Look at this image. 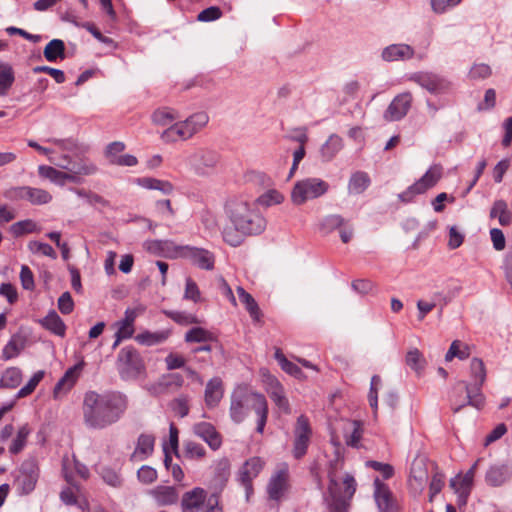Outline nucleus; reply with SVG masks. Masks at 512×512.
Listing matches in <instances>:
<instances>
[{"label":"nucleus","instance_id":"57","mask_svg":"<svg viewBox=\"0 0 512 512\" xmlns=\"http://www.w3.org/2000/svg\"><path fill=\"white\" fill-rule=\"evenodd\" d=\"M10 229L15 236H21L23 234L38 231L36 223L29 219L14 223Z\"/></svg>","mask_w":512,"mask_h":512},{"label":"nucleus","instance_id":"28","mask_svg":"<svg viewBox=\"0 0 512 512\" xmlns=\"http://www.w3.org/2000/svg\"><path fill=\"white\" fill-rule=\"evenodd\" d=\"M155 437L150 434H141L138 438L136 448L131 455V460L138 462L148 458L154 450Z\"/></svg>","mask_w":512,"mask_h":512},{"label":"nucleus","instance_id":"61","mask_svg":"<svg viewBox=\"0 0 512 512\" xmlns=\"http://www.w3.org/2000/svg\"><path fill=\"white\" fill-rule=\"evenodd\" d=\"M57 306L59 311L64 315L72 313L74 310V301L71 294L69 292H64L58 298Z\"/></svg>","mask_w":512,"mask_h":512},{"label":"nucleus","instance_id":"10","mask_svg":"<svg viewBox=\"0 0 512 512\" xmlns=\"http://www.w3.org/2000/svg\"><path fill=\"white\" fill-rule=\"evenodd\" d=\"M31 433L32 428L28 423L20 425L16 431L12 424H6L0 431V442L4 443L12 437L8 445V452L11 455H17L26 447Z\"/></svg>","mask_w":512,"mask_h":512},{"label":"nucleus","instance_id":"37","mask_svg":"<svg viewBox=\"0 0 512 512\" xmlns=\"http://www.w3.org/2000/svg\"><path fill=\"white\" fill-rule=\"evenodd\" d=\"M150 494L161 506L172 505L178 500V493L171 486H157L150 491Z\"/></svg>","mask_w":512,"mask_h":512},{"label":"nucleus","instance_id":"59","mask_svg":"<svg viewBox=\"0 0 512 512\" xmlns=\"http://www.w3.org/2000/svg\"><path fill=\"white\" fill-rule=\"evenodd\" d=\"M381 383H382V381H381L380 376L374 375L371 378V384H370V391H369V395H368V400H369V404H370L371 408L374 410V412H376L377 408H378L377 393H378L379 387L381 386Z\"/></svg>","mask_w":512,"mask_h":512},{"label":"nucleus","instance_id":"24","mask_svg":"<svg viewBox=\"0 0 512 512\" xmlns=\"http://www.w3.org/2000/svg\"><path fill=\"white\" fill-rule=\"evenodd\" d=\"M184 258H189L201 269L211 270L214 267V257L212 253L205 249L188 246Z\"/></svg>","mask_w":512,"mask_h":512},{"label":"nucleus","instance_id":"44","mask_svg":"<svg viewBox=\"0 0 512 512\" xmlns=\"http://www.w3.org/2000/svg\"><path fill=\"white\" fill-rule=\"evenodd\" d=\"M491 218H498L501 226H508L512 222V215L508 210L507 203L503 200H497L494 202L491 211Z\"/></svg>","mask_w":512,"mask_h":512},{"label":"nucleus","instance_id":"15","mask_svg":"<svg viewBox=\"0 0 512 512\" xmlns=\"http://www.w3.org/2000/svg\"><path fill=\"white\" fill-rule=\"evenodd\" d=\"M189 164L199 175L210 174L219 162L217 152L210 149H198L188 158Z\"/></svg>","mask_w":512,"mask_h":512},{"label":"nucleus","instance_id":"26","mask_svg":"<svg viewBox=\"0 0 512 512\" xmlns=\"http://www.w3.org/2000/svg\"><path fill=\"white\" fill-rule=\"evenodd\" d=\"M267 393L269 394L271 400L276 404V406L283 413H285V414L290 413L289 401L285 396L283 386L279 383V381L277 379H275V378L270 379Z\"/></svg>","mask_w":512,"mask_h":512},{"label":"nucleus","instance_id":"31","mask_svg":"<svg viewBox=\"0 0 512 512\" xmlns=\"http://www.w3.org/2000/svg\"><path fill=\"white\" fill-rule=\"evenodd\" d=\"M38 174L40 177L61 186H63L66 181L75 182V175L70 174V172H62L52 166L40 165L38 167Z\"/></svg>","mask_w":512,"mask_h":512},{"label":"nucleus","instance_id":"9","mask_svg":"<svg viewBox=\"0 0 512 512\" xmlns=\"http://www.w3.org/2000/svg\"><path fill=\"white\" fill-rule=\"evenodd\" d=\"M144 369V362L135 348L126 346L119 351L118 370L123 379L136 378Z\"/></svg>","mask_w":512,"mask_h":512},{"label":"nucleus","instance_id":"22","mask_svg":"<svg viewBox=\"0 0 512 512\" xmlns=\"http://www.w3.org/2000/svg\"><path fill=\"white\" fill-rule=\"evenodd\" d=\"M265 462L260 457L248 459L240 469V480L247 490L252 489L251 482L264 467Z\"/></svg>","mask_w":512,"mask_h":512},{"label":"nucleus","instance_id":"43","mask_svg":"<svg viewBox=\"0 0 512 512\" xmlns=\"http://www.w3.org/2000/svg\"><path fill=\"white\" fill-rule=\"evenodd\" d=\"M471 377L474 379V383L469 385L471 388H478L481 392V387L486 380V369L484 362L479 358H473L470 363Z\"/></svg>","mask_w":512,"mask_h":512},{"label":"nucleus","instance_id":"32","mask_svg":"<svg viewBox=\"0 0 512 512\" xmlns=\"http://www.w3.org/2000/svg\"><path fill=\"white\" fill-rule=\"evenodd\" d=\"M236 291L240 302L245 306V309L249 313L253 322H260L262 318V312L254 297L241 286H238Z\"/></svg>","mask_w":512,"mask_h":512},{"label":"nucleus","instance_id":"33","mask_svg":"<svg viewBox=\"0 0 512 512\" xmlns=\"http://www.w3.org/2000/svg\"><path fill=\"white\" fill-rule=\"evenodd\" d=\"M511 477V471L507 465H495L489 468L485 480L488 485L498 487L506 483Z\"/></svg>","mask_w":512,"mask_h":512},{"label":"nucleus","instance_id":"1","mask_svg":"<svg viewBox=\"0 0 512 512\" xmlns=\"http://www.w3.org/2000/svg\"><path fill=\"white\" fill-rule=\"evenodd\" d=\"M225 213L231 225L222 230L223 240L230 246L242 244L245 236L261 234L266 228V219L254 203L242 199H231L225 205Z\"/></svg>","mask_w":512,"mask_h":512},{"label":"nucleus","instance_id":"4","mask_svg":"<svg viewBox=\"0 0 512 512\" xmlns=\"http://www.w3.org/2000/svg\"><path fill=\"white\" fill-rule=\"evenodd\" d=\"M329 512H347L349 501L356 491V481L350 474H345L341 481L338 480L336 473L329 472Z\"/></svg>","mask_w":512,"mask_h":512},{"label":"nucleus","instance_id":"20","mask_svg":"<svg viewBox=\"0 0 512 512\" xmlns=\"http://www.w3.org/2000/svg\"><path fill=\"white\" fill-rule=\"evenodd\" d=\"M195 435L204 440L212 450H218L222 445V436L214 425L209 422H200L193 426Z\"/></svg>","mask_w":512,"mask_h":512},{"label":"nucleus","instance_id":"11","mask_svg":"<svg viewBox=\"0 0 512 512\" xmlns=\"http://www.w3.org/2000/svg\"><path fill=\"white\" fill-rule=\"evenodd\" d=\"M478 461H476L465 474H457L450 480L449 486L457 495V505L466 506L473 488L474 477Z\"/></svg>","mask_w":512,"mask_h":512},{"label":"nucleus","instance_id":"6","mask_svg":"<svg viewBox=\"0 0 512 512\" xmlns=\"http://www.w3.org/2000/svg\"><path fill=\"white\" fill-rule=\"evenodd\" d=\"M329 190V184L316 177H309L297 181L291 191V201L295 205H303L309 200H313L325 195Z\"/></svg>","mask_w":512,"mask_h":512},{"label":"nucleus","instance_id":"36","mask_svg":"<svg viewBox=\"0 0 512 512\" xmlns=\"http://www.w3.org/2000/svg\"><path fill=\"white\" fill-rule=\"evenodd\" d=\"M137 184L149 190H158L164 195H170L174 192V186L167 180H161L153 177H142L136 180Z\"/></svg>","mask_w":512,"mask_h":512},{"label":"nucleus","instance_id":"53","mask_svg":"<svg viewBox=\"0 0 512 512\" xmlns=\"http://www.w3.org/2000/svg\"><path fill=\"white\" fill-rule=\"evenodd\" d=\"M406 364L419 373L424 368L425 359L418 349H412L407 352Z\"/></svg>","mask_w":512,"mask_h":512},{"label":"nucleus","instance_id":"62","mask_svg":"<svg viewBox=\"0 0 512 512\" xmlns=\"http://www.w3.org/2000/svg\"><path fill=\"white\" fill-rule=\"evenodd\" d=\"M184 298L187 300H192L195 303L201 300L200 290L197 284L191 278H187L186 280Z\"/></svg>","mask_w":512,"mask_h":512},{"label":"nucleus","instance_id":"17","mask_svg":"<svg viewBox=\"0 0 512 512\" xmlns=\"http://www.w3.org/2000/svg\"><path fill=\"white\" fill-rule=\"evenodd\" d=\"M412 104V94L404 92L397 95L384 113V118L387 121H398L408 113Z\"/></svg>","mask_w":512,"mask_h":512},{"label":"nucleus","instance_id":"21","mask_svg":"<svg viewBox=\"0 0 512 512\" xmlns=\"http://www.w3.org/2000/svg\"><path fill=\"white\" fill-rule=\"evenodd\" d=\"M57 165L75 175V182L78 181L80 176L94 175L98 171L97 165L89 159H82L79 163L71 166L69 158L63 156V162H59Z\"/></svg>","mask_w":512,"mask_h":512},{"label":"nucleus","instance_id":"30","mask_svg":"<svg viewBox=\"0 0 512 512\" xmlns=\"http://www.w3.org/2000/svg\"><path fill=\"white\" fill-rule=\"evenodd\" d=\"M206 492L202 488H194L186 492L182 497V510L183 512H196L204 503Z\"/></svg>","mask_w":512,"mask_h":512},{"label":"nucleus","instance_id":"27","mask_svg":"<svg viewBox=\"0 0 512 512\" xmlns=\"http://www.w3.org/2000/svg\"><path fill=\"white\" fill-rule=\"evenodd\" d=\"M38 322L45 330L56 336L64 337L66 335V324L55 310H50L47 315Z\"/></svg>","mask_w":512,"mask_h":512},{"label":"nucleus","instance_id":"51","mask_svg":"<svg viewBox=\"0 0 512 512\" xmlns=\"http://www.w3.org/2000/svg\"><path fill=\"white\" fill-rule=\"evenodd\" d=\"M184 456L190 460H201L206 455V450L203 445L194 441H187L184 443L183 448Z\"/></svg>","mask_w":512,"mask_h":512},{"label":"nucleus","instance_id":"50","mask_svg":"<svg viewBox=\"0 0 512 512\" xmlns=\"http://www.w3.org/2000/svg\"><path fill=\"white\" fill-rule=\"evenodd\" d=\"M28 201L33 205H44L52 200V195L41 188L28 186Z\"/></svg>","mask_w":512,"mask_h":512},{"label":"nucleus","instance_id":"46","mask_svg":"<svg viewBox=\"0 0 512 512\" xmlns=\"http://www.w3.org/2000/svg\"><path fill=\"white\" fill-rule=\"evenodd\" d=\"M470 356V348L467 344L462 343L459 340H454L450 348L448 349L445 360L447 362L452 361L454 358L465 360Z\"/></svg>","mask_w":512,"mask_h":512},{"label":"nucleus","instance_id":"5","mask_svg":"<svg viewBox=\"0 0 512 512\" xmlns=\"http://www.w3.org/2000/svg\"><path fill=\"white\" fill-rule=\"evenodd\" d=\"M208 122L209 116L206 112L194 113L184 121L175 122L164 130L161 139L166 143L188 140L200 132Z\"/></svg>","mask_w":512,"mask_h":512},{"label":"nucleus","instance_id":"23","mask_svg":"<svg viewBox=\"0 0 512 512\" xmlns=\"http://www.w3.org/2000/svg\"><path fill=\"white\" fill-rule=\"evenodd\" d=\"M224 395L223 382L220 377L210 379L205 387L204 401L207 407L214 408L218 406Z\"/></svg>","mask_w":512,"mask_h":512},{"label":"nucleus","instance_id":"48","mask_svg":"<svg viewBox=\"0 0 512 512\" xmlns=\"http://www.w3.org/2000/svg\"><path fill=\"white\" fill-rule=\"evenodd\" d=\"M212 339L213 334L201 327H194L185 334V341L188 343H206Z\"/></svg>","mask_w":512,"mask_h":512},{"label":"nucleus","instance_id":"60","mask_svg":"<svg viewBox=\"0 0 512 512\" xmlns=\"http://www.w3.org/2000/svg\"><path fill=\"white\" fill-rule=\"evenodd\" d=\"M20 282L25 290L32 291L35 288L33 272L27 265H22L21 267Z\"/></svg>","mask_w":512,"mask_h":512},{"label":"nucleus","instance_id":"7","mask_svg":"<svg viewBox=\"0 0 512 512\" xmlns=\"http://www.w3.org/2000/svg\"><path fill=\"white\" fill-rule=\"evenodd\" d=\"M453 412H458L461 408L470 405L480 409L484 405V396L478 388H471L466 382L459 381L455 384L449 396Z\"/></svg>","mask_w":512,"mask_h":512},{"label":"nucleus","instance_id":"54","mask_svg":"<svg viewBox=\"0 0 512 512\" xmlns=\"http://www.w3.org/2000/svg\"><path fill=\"white\" fill-rule=\"evenodd\" d=\"M44 377V371H37L30 378L25 386H23L17 393V398H24L34 392L37 385L42 381Z\"/></svg>","mask_w":512,"mask_h":512},{"label":"nucleus","instance_id":"8","mask_svg":"<svg viewBox=\"0 0 512 512\" xmlns=\"http://www.w3.org/2000/svg\"><path fill=\"white\" fill-rule=\"evenodd\" d=\"M442 174L443 168L441 165H432L419 180L400 193L398 198L404 203L412 202L416 195L424 194L433 188L441 179Z\"/></svg>","mask_w":512,"mask_h":512},{"label":"nucleus","instance_id":"12","mask_svg":"<svg viewBox=\"0 0 512 512\" xmlns=\"http://www.w3.org/2000/svg\"><path fill=\"white\" fill-rule=\"evenodd\" d=\"M38 478L39 467L37 461L35 459L25 460L22 463L19 473L15 479L17 490L21 494L31 493L35 489Z\"/></svg>","mask_w":512,"mask_h":512},{"label":"nucleus","instance_id":"47","mask_svg":"<svg viewBox=\"0 0 512 512\" xmlns=\"http://www.w3.org/2000/svg\"><path fill=\"white\" fill-rule=\"evenodd\" d=\"M22 380V373L19 368L10 367L7 368L1 376L0 387L1 388H16Z\"/></svg>","mask_w":512,"mask_h":512},{"label":"nucleus","instance_id":"42","mask_svg":"<svg viewBox=\"0 0 512 512\" xmlns=\"http://www.w3.org/2000/svg\"><path fill=\"white\" fill-rule=\"evenodd\" d=\"M44 57L49 62H55L58 59L65 58V44L60 39L51 40L44 48Z\"/></svg>","mask_w":512,"mask_h":512},{"label":"nucleus","instance_id":"58","mask_svg":"<svg viewBox=\"0 0 512 512\" xmlns=\"http://www.w3.org/2000/svg\"><path fill=\"white\" fill-rule=\"evenodd\" d=\"M345 221L340 215H329L323 219L321 228L328 233L335 229H340L345 224Z\"/></svg>","mask_w":512,"mask_h":512},{"label":"nucleus","instance_id":"40","mask_svg":"<svg viewBox=\"0 0 512 512\" xmlns=\"http://www.w3.org/2000/svg\"><path fill=\"white\" fill-rule=\"evenodd\" d=\"M343 141L342 138L336 134L329 136L327 141L321 147V155L324 160H332L336 154L342 149Z\"/></svg>","mask_w":512,"mask_h":512},{"label":"nucleus","instance_id":"41","mask_svg":"<svg viewBox=\"0 0 512 512\" xmlns=\"http://www.w3.org/2000/svg\"><path fill=\"white\" fill-rule=\"evenodd\" d=\"M170 336V332L168 330H162L157 332L144 331L139 333L135 340L141 344L146 346H153L156 344H160L168 339Z\"/></svg>","mask_w":512,"mask_h":512},{"label":"nucleus","instance_id":"16","mask_svg":"<svg viewBox=\"0 0 512 512\" xmlns=\"http://www.w3.org/2000/svg\"><path fill=\"white\" fill-rule=\"evenodd\" d=\"M289 489V469L286 464L281 465L278 470L271 476L267 492L270 499L279 501L287 493Z\"/></svg>","mask_w":512,"mask_h":512},{"label":"nucleus","instance_id":"34","mask_svg":"<svg viewBox=\"0 0 512 512\" xmlns=\"http://www.w3.org/2000/svg\"><path fill=\"white\" fill-rule=\"evenodd\" d=\"M77 369L78 366L69 368L63 377L58 381L53 391L55 398L61 397L72 389L78 378Z\"/></svg>","mask_w":512,"mask_h":512},{"label":"nucleus","instance_id":"13","mask_svg":"<svg viewBox=\"0 0 512 512\" xmlns=\"http://www.w3.org/2000/svg\"><path fill=\"white\" fill-rule=\"evenodd\" d=\"M312 436V428L309 419L305 415L297 418L294 428L293 456L296 459L302 458L308 449Z\"/></svg>","mask_w":512,"mask_h":512},{"label":"nucleus","instance_id":"3","mask_svg":"<svg viewBox=\"0 0 512 512\" xmlns=\"http://www.w3.org/2000/svg\"><path fill=\"white\" fill-rule=\"evenodd\" d=\"M253 410L257 416L256 431L263 433L268 418V403L264 395L239 387L231 394L229 415L231 420L242 423Z\"/></svg>","mask_w":512,"mask_h":512},{"label":"nucleus","instance_id":"25","mask_svg":"<svg viewBox=\"0 0 512 512\" xmlns=\"http://www.w3.org/2000/svg\"><path fill=\"white\" fill-rule=\"evenodd\" d=\"M414 56V49L407 44H392L382 51L385 61L408 60Z\"/></svg>","mask_w":512,"mask_h":512},{"label":"nucleus","instance_id":"52","mask_svg":"<svg viewBox=\"0 0 512 512\" xmlns=\"http://www.w3.org/2000/svg\"><path fill=\"white\" fill-rule=\"evenodd\" d=\"M427 471L421 463H414L410 473V484L415 485L416 488H422L427 481Z\"/></svg>","mask_w":512,"mask_h":512},{"label":"nucleus","instance_id":"19","mask_svg":"<svg viewBox=\"0 0 512 512\" xmlns=\"http://www.w3.org/2000/svg\"><path fill=\"white\" fill-rule=\"evenodd\" d=\"M187 247L178 246L169 240H154L147 244L149 251L168 258L184 257Z\"/></svg>","mask_w":512,"mask_h":512},{"label":"nucleus","instance_id":"35","mask_svg":"<svg viewBox=\"0 0 512 512\" xmlns=\"http://www.w3.org/2000/svg\"><path fill=\"white\" fill-rule=\"evenodd\" d=\"M60 498L66 505H76L81 510H88L89 508L88 501L81 497L80 490L75 485L63 489L60 493Z\"/></svg>","mask_w":512,"mask_h":512},{"label":"nucleus","instance_id":"55","mask_svg":"<svg viewBox=\"0 0 512 512\" xmlns=\"http://www.w3.org/2000/svg\"><path fill=\"white\" fill-rule=\"evenodd\" d=\"M29 250L34 254H41L52 259L57 258V254L51 245L39 241H30L28 244Z\"/></svg>","mask_w":512,"mask_h":512},{"label":"nucleus","instance_id":"2","mask_svg":"<svg viewBox=\"0 0 512 512\" xmlns=\"http://www.w3.org/2000/svg\"><path fill=\"white\" fill-rule=\"evenodd\" d=\"M129 406L127 396L121 392L99 394L89 391L82 404L84 424L91 429H105L117 423Z\"/></svg>","mask_w":512,"mask_h":512},{"label":"nucleus","instance_id":"14","mask_svg":"<svg viewBox=\"0 0 512 512\" xmlns=\"http://www.w3.org/2000/svg\"><path fill=\"white\" fill-rule=\"evenodd\" d=\"M413 81L432 94L446 93L451 88V83L443 76L431 72H416L410 75Z\"/></svg>","mask_w":512,"mask_h":512},{"label":"nucleus","instance_id":"64","mask_svg":"<svg viewBox=\"0 0 512 512\" xmlns=\"http://www.w3.org/2000/svg\"><path fill=\"white\" fill-rule=\"evenodd\" d=\"M140 482L151 484L157 479V471L150 466H142L137 473Z\"/></svg>","mask_w":512,"mask_h":512},{"label":"nucleus","instance_id":"45","mask_svg":"<svg viewBox=\"0 0 512 512\" xmlns=\"http://www.w3.org/2000/svg\"><path fill=\"white\" fill-rule=\"evenodd\" d=\"M179 118L177 112L174 109L163 107L155 110L152 114V121L161 126H168L174 124V121Z\"/></svg>","mask_w":512,"mask_h":512},{"label":"nucleus","instance_id":"63","mask_svg":"<svg viewBox=\"0 0 512 512\" xmlns=\"http://www.w3.org/2000/svg\"><path fill=\"white\" fill-rule=\"evenodd\" d=\"M222 16V11L219 7L211 6L204 10H202L198 16L197 20L200 22H210L219 19Z\"/></svg>","mask_w":512,"mask_h":512},{"label":"nucleus","instance_id":"39","mask_svg":"<svg viewBox=\"0 0 512 512\" xmlns=\"http://www.w3.org/2000/svg\"><path fill=\"white\" fill-rule=\"evenodd\" d=\"M371 184L369 175L363 171L353 173L349 179L348 192L350 194H361Z\"/></svg>","mask_w":512,"mask_h":512},{"label":"nucleus","instance_id":"18","mask_svg":"<svg viewBox=\"0 0 512 512\" xmlns=\"http://www.w3.org/2000/svg\"><path fill=\"white\" fill-rule=\"evenodd\" d=\"M144 312L143 307L128 308L124 312L123 319L116 322L118 338L129 339L135 332V321L136 318Z\"/></svg>","mask_w":512,"mask_h":512},{"label":"nucleus","instance_id":"38","mask_svg":"<svg viewBox=\"0 0 512 512\" xmlns=\"http://www.w3.org/2000/svg\"><path fill=\"white\" fill-rule=\"evenodd\" d=\"M15 81V72L11 64L0 61V97L8 95Z\"/></svg>","mask_w":512,"mask_h":512},{"label":"nucleus","instance_id":"49","mask_svg":"<svg viewBox=\"0 0 512 512\" xmlns=\"http://www.w3.org/2000/svg\"><path fill=\"white\" fill-rule=\"evenodd\" d=\"M284 201V195L276 189H270L260 195L257 203L264 207L279 205Z\"/></svg>","mask_w":512,"mask_h":512},{"label":"nucleus","instance_id":"29","mask_svg":"<svg viewBox=\"0 0 512 512\" xmlns=\"http://www.w3.org/2000/svg\"><path fill=\"white\" fill-rule=\"evenodd\" d=\"M374 498L378 508L382 512H386L391 508L393 502L392 492L379 478H375L374 480Z\"/></svg>","mask_w":512,"mask_h":512},{"label":"nucleus","instance_id":"56","mask_svg":"<svg viewBox=\"0 0 512 512\" xmlns=\"http://www.w3.org/2000/svg\"><path fill=\"white\" fill-rule=\"evenodd\" d=\"M167 315L170 319L175 321L181 325H190V324H199L200 320L198 317L191 313L180 312V311H170L167 312Z\"/></svg>","mask_w":512,"mask_h":512}]
</instances>
